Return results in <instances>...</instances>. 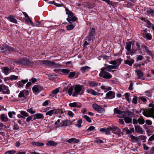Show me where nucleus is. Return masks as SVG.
Here are the masks:
<instances>
[{"label":"nucleus","mask_w":154,"mask_h":154,"mask_svg":"<svg viewBox=\"0 0 154 154\" xmlns=\"http://www.w3.org/2000/svg\"><path fill=\"white\" fill-rule=\"evenodd\" d=\"M16 63L19 65L32 66V65L35 63V62L30 61L27 57L20 58L15 61Z\"/></svg>","instance_id":"1"},{"label":"nucleus","mask_w":154,"mask_h":154,"mask_svg":"<svg viewBox=\"0 0 154 154\" xmlns=\"http://www.w3.org/2000/svg\"><path fill=\"white\" fill-rule=\"evenodd\" d=\"M106 69L104 67L101 69V71L99 73V76L105 79H109L112 77V75L109 73L107 72L106 71Z\"/></svg>","instance_id":"2"},{"label":"nucleus","mask_w":154,"mask_h":154,"mask_svg":"<svg viewBox=\"0 0 154 154\" xmlns=\"http://www.w3.org/2000/svg\"><path fill=\"white\" fill-rule=\"evenodd\" d=\"M41 63L43 64L48 66H53L54 67H57L60 66L58 63H55L53 61L47 60H41L39 61Z\"/></svg>","instance_id":"3"},{"label":"nucleus","mask_w":154,"mask_h":154,"mask_svg":"<svg viewBox=\"0 0 154 154\" xmlns=\"http://www.w3.org/2000/svg\"><path fill=\"white\" fill-rule=\"evenodd\" d=\"M83 86L80 85H77L74 87L75 92L72 94V96L73 97H77L81 91V93L80 94H82L83 93V92L82 91V89Z\"/></svg>","instance_id":"4"},{"label":"nucleus","mask_w":154,"mask_h":154,"mask_svg":"<svg viewBox=\"0 0 154 154\" xmlns=\"http://www.w3.org/2000/svg\"><path fill=\"white\" fill-rule=\"evenodd\" d=\"M115 113L117 114V117L119 118H124L126 116L125 111H122L118 109L117 108H115L114 109Z\"/></svg>","instance_id":"5"},{"label":"nucleus","mask_w":154,"mask_h":154,"mask_svg":"<svg viewBox=\"0 0 154 154\" xmlns=\"http://www.w3.org/2000/svg\"><path fill=\"white\" fill-rule=\"evenodd\" d=\"M43 89V88L39 85H35L32 88V90L34 92H35L36 94H37L40 92Z\"/></svg>","instance_id":"6"},{"label":"nucleus","mask_w":154,"mask_h":154,"mask_svg":"<svg viewBox=\"0 0 154 154\" xmlns=\"http://www.w3.org/2000/svg\"><path fill=\"white\" fill-rule=\"evenodd\" d=\"M29 95V91L27 90H24L20 91L18 95L20 98L26 97V96Z\"/></svg>","instance_id":"7"},{"label":"nucleus","mask_w":154,"mask_h":154,"mask_svg":"<svg viewBox=\"0 0 154 154\" xmlns=\"http://www.w3.org/2000/svg\"><path fill=\"white\" fill-rule=\"evenodd\" d=\"M115 97V94L112 91H109L106 94V98L108 99H112Z\"/></svg>","instance_id":"8"},{"label":"nucleus","mask_w":154,"mask_h":154,"mask_svg":"<svg viewBox=\"0 0 154 154\" xmlns=\"http://www.w3.org/2000/svg\"><path fill=\"white\" fill-rule=\"evenodd\" d=\"M69 106L71 107L80 108L82 106V104L79 103L73 102L70 103Z\"/></svg>","instance_id":"9"},{"label":"nucleus","mask_w":154,"mask_h":154,"mask_svg":"<svg viewBox=\"0 0 154 154\" xmlns=\"http://www.w3.org/2000/svg\"><path fill=\"white\" fill-rule=\"evenodd\" d=\"M7 19L10 22L15 23H17V20L15 18V17L13 15H10L7 17Z\"/></svg>","instance_id":"10"},{"label":"nucleus","mask_w":154,"mask_h":154,"mask_svg":"<svg viewBox=\"0 0 154 154\" xmlns=\"http://www.w3.org/2000/svg\"><path fill=\"white\" fill-rule=\"evenodd\" d=\"M3 94H9L10 93V90L5 85H2V90Z\"/></svg>","instance_id":"11"},{"label":"nucleus","mask_w":154,"mask_h":154,"mask_svg":"<svg viewBox=\"0 0 154 154\" xmlns=\"http://www.w3.org/2000/svg\"><path fill=\"white\" fill-rule=\"evenodd\" d=\"M34 118L33 119L34 120L36 119H43L44 118L43 115L41 113H38L34 115H33Z\"/></svg>","instance_id":"12"},{"label":"nucleus","mask_w":154,"mask_h":154,"mask_svg":"<svg viewBox=\"0 0 154 154\" xmlns=\"http://www.w3.org/2000/svg\"><path fill=\"white\" fill-rule=\"evenodd\" d=\"M79 142V140L75 138H71L68 140L67 142L69 143H77Z\"/></svg>","instance_id":"13"},{"label":"nucleus","mask_w":154,"mask_h":154,"mask_svg":"<svg viewBox=\"0 0 154 154\" xmlns=\"http://www.w3.org/2000/svg\"><path fill=\"white\" fill-rule=\"evenodd\" d=\"M6 52H7L8 53H9L11 52H14L16 51L15 49L8 45H6V48H5Z\"/></svg>","instance_id":"14"},{"label":"nucleus","mask_w":154,"mask_h":154,"mask_svg":"<svg viewBox=\"0 0 154 154\" xmlns=\"http://www.w3.org/2000/svg\"><path fill=\"white\" fill-rule=\"evenodd\" d=\"M134 127L136 131L140 134H143V131L142 129L140 126L138 125L137 126L135 125Z\"/></svg>","instance_id":"15"},{"label":"nucleus","mask_w":154,"mask_h":154,"mask_svg":"<svg viewBox=\"0 0 154 154\" xmlns=\"http://www.w3.org/2000/svg\"><path fill=\"white\" fill-rule=\"evenodd\" d=\"M117 65H108L107 67H104V68H106V71L111 72V69H117Z\"/></svg>","instance_id":"16"},{"label":"nucleus","mask_w":154,"mask_h":154,"mask_svg":"<svg viewBox=\"0 0 154 154\" xmlns=\"http://www.w3.org/2000/svg\"><path fill=\"white\" fill-rule=\"evenodd\" d=\"M65 11L66 12V14L68 15V18H71L73 16V14L72 12L69 9L66 8H65Z\"/></svg>","instance_id":"17"},{"label":"nucleus","mask_w":154,"mask_h":154,"mask_svg":"<svg viewBox=\"0 0 154 154\" xmlns=\"http://www.w3.org/2000/svg\"><path fill=\"white\" fill-rule=\"evenodd\" d=\"M133 42L131 41H130L126 43V45L125 48L128 51H130L131 50V45Z\"/></svg>","instance_id":"18"},{"label":"nucleus","mask_w":154,"mask_h":154,"mask_svg":"<svg viewBox=\"0 0 154 154\" xmlns=\"http://www.w3.org/2000/svg\"><path fill=\"white\" fill-rule=\"evenodd\" d=\"M126 116H128L130 117H133L134 115V111L132 112L129 110H125Z\"/></svg>","instance_id":"19"},{"label":"nucleus","mask_w":154,"mask_h":154,"mask_svg":"<svg viewBox=\"0 0 154 154\" xmlns=\"http://www.w3.org/2000/svg\"><path fill=\"white\" fill-rule=\"evenodd\" d=\"M149 107L152 108L149 109V112L151 114H154V104L152 103L150 104Z\"/></svg>","instance_id":"20"},{"label":"nucleus","mask_w":154,"mask_h":154,"mask_svg":"<svg viewBox=\"0 0 154 154\" xmlns=\"http://www.w3.org/2000/svg\"><path fill=\"white\" fill-rule=\"evenodd\" d=\"M134 62V59H131L130 60H127L125 61V63L130 66H131Z\"/></svg>","instance_id":"21"},{"label":"nucleus","mask_w":154,"mask_h":154,"mask_svg":"<svg viewBox=\"0 0 154 154\" xmlns=\"http://www.w3.org/2000/svg\"><path fill=\"white\" fill-rule=\"evenodd\" d=\"M0 118L2 121L3 122H6L8 120V118L5 116L4 114H2L1 115Z\"/></svg>","instance_id":"22"},{"label":"nucleus","mask_w":154,"mask_h":154,"mask_svg":"<svg viewBox=\"0 0 154 154\" xmlns=\"http://www.w3.org/2000/svg\"><path fill=\"white\" fill-rule=\"evenodd\" d=\"M68 126V120L66 119V120H64L62 121L60 123V126H58V127H61L63 126Z\"/></svg>","instance_id":"23"},{"label":"nucleus","mask_w":154,"mask_h":154,"mask_svg":"<svg viewBox=\"0 0 154 154\" xmlns=\"http://www.w3.org/2000/svg\"><path fill=\"white\" fill-rule=\"evenodd\" d=\"M77 19V18L75 16H72L71 18H67L66 20L69 23H71V22H74L76 21Z\"/></svg>","instance_id":"24"},{"label":"nucleus","mask_w":154,"mask_h":154,"mask_svg":"<svg viewBox=\"0 0 154 154\" xmlns=\"http://www.w3.org/2000/svg\"><path fill=\"white\" fill-rule=\"evenodd\" d=\"M6 45H0V51L4 54H6V52L5 51Z\"/></svg>","instance_id":"25"},{"label":"nucleus","mask_w":154,"mask_h":154,"mask_svg":"<svg viewBox=\"0 0 154 154\" xmlns=\"http://www.w3.org/2000/svg\"><path fill=\"white\" fill-rule=\"evenodd\" d=\"M131 138V141L134 143L135 142H139L138 137H135L132 135L130 136Z\"/></svg>","instance_id":"26"},{"label":"nucleus","mask_w":154,"mask_h":154,"mask_svg":"<svg viewBox=\"0 0 154 154\" xmlns=\"http://www.w3.org/2000/svg\"><path fill=\"white\" fill-rule=\"evenodd\" d=\"M75 23L71 24L66 26V28L68 30H70L72 29L75 27Z\"/></svg>","instance_id":"27"},{"label":"nucleus","mask_w":154,"mask_h":154,"mask_svg":"<svg viewBox=\"0 0 154 154\" xmlns=\"http://www.w3.org/2000/svg\"><path fill=\"white\" fill-rule=\"evenodd\" d=\"M143 114L146 117H149L153 116L154 114H151L149 112V111H145L144 109L143 110Z\"/></svg>","instance_id":"28"},{"label":"nucleus","mask_w":154,"mask_h":154,"mask_svg":"<svg viewBox=\"0 0 154 154\" xmlns=\"http://www.w3.org/2000/svg\"><path fill=\"white\" fill-rule=\"evenodd\" d=\"M89 86L91 87H97L98 85V83L95 81L91 82L89 83Z\"/></svg>","instance_id":"29"},{"label":"nucleus","mask_w":154,"mask_h":154,"mask_svg":"<svg viewBox=\"0 0 154 154\" xmlns=\"http://www.w3.org/2000/svg\"><path fill=\"white\" fill-rule=\"evenodd\" d=\"M91 68L88 66H85L82 67L80 70L82 71L83 73H85L88 69H90Z\"/></svg>","instance_id":"30"},{"label":"nucleus","mask_w":154,"mask_h":154,"mask_svg":"<svg viewBox=\"0 0 154 154\" xmlns=\"http://www.w3.org/2000/svg\"><path fill=\"white\" fill-rule=\"evenodd\" d=\"M138 137L139 142L141 141H143V142H144L146 138V136L144 135L139 136Z\"/></svg>","instance_id":"31"},{"label":"nucleus","mask_w":154,"mask_h":154,"mask_svg":"<svg viewBox=\"0 0 154 154\" xmlns=\"http://www.w3.org/2000/svg\"><path fill=\"white\" fill-rule=\"evenodd\" d=\"M146 12L148 14L150 15L152 17L154 13V10L151 8H148L146 10Z\"/></svg>","instance_id":"32"},{"label":"nucleus","mask_w":154,"mask_h":154,"mask_svg":"<svg viewBox=\"0 0 154 154\" xmlns=\"http://www.w3.org/2000/svg\"><path fill=\"white\" fill-rule=\"evenodd\" d=\"M144 22L147 24V27L149 28H150L153 26L152 23L148 20H145Z\"/></svg>","instance_id":"33"},{"label":"nucleus","mask_w":154,"mask_h":154,"mask_svg":"<svg viewBox=\"0 0 154 154\" xmlns=\"http://www.w3.org/2000/svg\"><path fill=\"white\" fill-rule=\"evenodd\" d=\"M124 120L125 122L127 124H129L132 122V119L128 117H125Z\"/></svg>","instance_id":"34"},{"label":"nucleus","mask_w":154,"mask_h":154,"mask_svg":"<svg viewBox=\"0 0 154 154\" xmlns=\"http://www.w3.org/2000/svg\"><path fill=\"white\" fill-rule=\"evenodd\" d=\"M70 72L69 69H63L62 70V72L65 75H67L69 74Z\"/></svg>","instance_id":"35"},{"label":"nucleus","mask_w":154,"mask_h":154,"mask_svg":"<svg viewBox=\"0 0 154 154\" xmlns=\"http://www.w3.org/2000/svg\"><path fill=\"white\" fill-rule=\"evenodd\" d=\"M140 118H139L137 119L138 122L139 123V124H144L145 122L144 120L142 118V116H140Z\"/></svg>","instance_id":"36"},{"label":"nucleus","mask_w":154,"mask_h":154,"mask_svg":"<svg viewBox=\"0 0 154 154\" xmlns=\"http://www.w3.org/2000/svg\"><path fill=\"white\" fill-rule=\"evenodd\" d=\"M96 111H97L99 113H102L104 112L105 109L102 107L101 106H100L97 109Z\"/></svg>","instance_id":"37"},{"label":"nucleus","mask_w":154,"mask_h":154,"mask_svg":"<svg viewBox=\"0 0 154 154\" xmlns=\"http://www.w3.org/2000/svg\"><path fill=\"white\" fill-rule=\"evenodd\" d=\"M49 3L51 4H53L55 5L56 6L58 7H61L63 6V4H58L57 3H55L54 1H51L50 2H49Z\"/></svg>","instance_id":"38"},{"label":"nucleus","mask_w":154,"mask_h":154,"mask_svg":"<svg viewBox=\"0 0 154 154\" xmlns=\"http://www.w3.org/2000/svg\"><path fill=\"white\" fill-rule=\"evenodd\" d=\"M77 124L75 125V126L79 128L81 127V124L82 123V119L78 120L77 121Z\"/></svg>","instance_id":"39"},{"label":"nucleus","mask_w":154,"mask_h":154,"mask_svg":"<svg viewBox=\"0 0 154 154\" xmlns=\"http://www.w3.org/2000/svg\"><path fill=\"white\" fill-rule=\"evenodd\" d=\"M25 21L28 24H32L33 23L32 20L29 18V17L25 19Z\"/></svg>","instance_id":"40"},{"label":"nucleus","mask_w":154,"mask_h":154,"mask_svg":"<svg viewBox=\"0 0 154 154\" xmlns=\"http://www.w3.org/2000/svg\"><path fill=\"white\" fill-rule=\"evenodd\" d=\"M146 51L147 53V55L150 56L152 58H153L154 57L151 51L148 48L146 50Z\"/></svg>","instance_id":"41"},{"label":"nucleus","mask_w":154,"mask_h":154,"mask_svg":"<svg viewBox=\"0 0 154 154\" xmlns=\"http://www.w3.org/2000/svg\"><path fill=\"white\" fill-rule=\"evenodd\" d=\"M9 70V69L7 67H5L3 68L4 72L6 75L8 74Z\"/></svg>","instance_id":"42"},{"label":"nucleus","mask_w":154,"mask_h":154,"mask_svg":"<svg viewBox=\"0 0 154 154\" xmlns=\"http://www.w3.org/2000/svg\"><path fill=\"white\" fill-rule=\"evenodd\" d=\"M95 33V29L92 28L91 29V31L89 33V36L91 37H93Z\"/></svg>","instance_id":"43"},{"label":"nucleus","mask_w":154,"mask_h":154,"mask_svg":"<svg viewBox=\"0 0 154 154\" xmlns=\"http://www.w3.org/2000/svg\"><path fill=\"white\" fill-rule=\"evenodd\" d=\"M137 75L139 76V79H140L143 76V74L142 71L139 70H138L137 71Z\"/></svg>","instance_id":"44"},{"label":"nucleus","mask_w":154,"mask_h":154,"mask_svg":"<svg viewBox=\"0 0 154 154\" xmlns=\"http://www.w3.org/2000/svg\"><path fill=\"white\" fill-rule=\"evenodd\" d=\"M54 110H53V109L51 110L46 112V115L47 116L49 115L50 116H51L54 113Z\"/></svg>","instance_id":"45"},{"label":"nucleus","mask_w":154,"mask_h":154,"mask_svg":"<svg viewBox=\"0 0 154 154\" xmlns=\"http://www.w3.org/2000/svg\"><path fill=\"white\" fill-rule=\"evenodd\" d=\"M75 75V73L73 72H69V74L68 75V78L71 79L73 78Z\"/></svg>","instance_id":"46"},{"label":"nucleus","mask_w":154,"mask_h":154,"mask_svg":"<svg viewBox=\"0 0 154 154\" xmlns=\"http://www.w3.org/2000/svg\"><path fill=\"white\" fill-rule=\"evenodd\" d=\"M145 36L146 38L149 40L152 38V36L150 33H147L145 34Z\"/></svg>","instance_id":"47"},{"label":"nucleus","mask_w":154,"mask_h":154,"mask_svg":"<svg viewBox=\"0 0 154 154\" xmlns=\"http://www.w3.org/2000/svg\"><path fill=\"white\" fill-rule=\"evenodd\" d=\"M125 97L126 100L128 101V102L129 103H130L131 100H130L129 98V95L127 93H125Z\"/></svg>","instance_id":"48"},{"label":"nucleus","mask_w":154,"mask_h":154,"mask_svg":"<svg viewBox=\"0 0 154 154\" xmlns=\"http://www.w3.org/2000/svg\"><path fill=\"white\" fill-rule=\"evenodd\" d=\"M91 94L94 96H99L100 94V93H98L96 92L94 90L92 89V91L91 93Z\"/></svg>","instance_id":"49"},{"label":"nucleus","mask_w":154,"mask_h":154,"mask_svg":"<svg viewBox=\"0 0 154 154\" xmlns=\"http://www.w3.org/2000/svg\"><path fill=\"white\" fill-rule=\"evenodd\" d=\"M137 98L136 96H134L132 102L134 104H136L137 103Z\"/></svg>","instance_id":"50"},{"label":"nucleus","mask_w":154,"mask_h":154,"mask_svg":"<svg viewBox=\"0 0 154 154\" xmlns=\"http://www.w3.org/2000/svg\"><path fill=\"white\" fill-rule=\"evenodd\" d=\"M73 87L74 86H73V87H71L68 90V93L69 95H71L72 94V91L73 90Z\"/></svg>","instance_id":"51"},{"label":"nucleus","mask_w":154,"mask_h":154,"mask_svg":"<svg viewBox=\"0 0 154 154\" xmlns=\"http://www.w3.org/2000/svg\"><path fill=\"white\" fill-rule=\"evenodd\" d=\"M18 78V76H16L15 75H11L10 77V79L11 80H17Z\"/></svg>","instance_id":"52"},{"label":"nucleus","mask_w":154,"mask_h":154,"mask_svg":"<svg viewBox=\"0 0 154 154\" xmlns=\"http://www.w3.org/2000/svg\"><path fill=\"white\" fill-rule=\"evenodd\" d=\"M83 117L86 120L89 122H91V120L90 118L87 116L85 115Z\"/></svg>","instance_id":"53"},{"label":"nucleus","mask_w":154,"mask_h":154,"mask_svg":"<svg viewBox=\"0 0 154 154\" xmlns=\"http://www.w3.org/2000/svg\"><path fill=\"white\" fill-rule=\"evenodd\" d=\"M20 113L22 115L25 117H27L28 116V114L25 111H21Z\"/></svg>","instance_id":"54"},{"label":"nucleus","mask_w":154,"mask_h":154,"mask_svg":"<svg viewBox=\"0 0 154 154\" xmlns=\"http://www.w3.org/2000/svg\"><path fill=\"white\" fill-rule=\"evenodd\" d=\"M100 106L98 105L97 104H93L92 105V106L93 107V108L96 111L97 110V109Z\"/></svg>","instance_id":"55"},{"label":"nucleus","mask_w":154,"mask_h":154,"mask_svg":"<svg viewBox=\"0 0 154 154\" xmlns=\"http://www.w3.org/2000/svg\"><path fill=\"white\" fill-rule=\"evenodd\" d=\"M27 111L31 114H34L35 112V111L34 110H33L32 109H28Z\"/></svg>","instance_id":"56"},{"label":"nucleus","mask_w":154,"mask_h":154,"mask_svg":"<svg viewBox=\"0 0 154 154\" xmlns=\"http://www.w3.org/2000/svg\"><path fill=\"white\" fill-rule=\"evenodd\" d=\"M59 91V90L58 88H57L52 91V93L54 94H57Z\"/></svg>","instance_id":"57"},{"label":"nucleus","mask_w":154,"mask_h":154,"mask_svg":"<svg viewBox=\"0 0 154 154\" xmlns=\"http://www.w3.org/2000/svg\"><path fill=\"white\" fill-rule=\"evenodd\" d=\"M15 152V151L14 150L8 151L6 152L5 154H14Z\"/></svg>","instance_id":"58"},{"label":"nucleus","mask_w":154,"mask_h":154,"mask_svg":"<svg viewBox=\"0 0 154 154\" xmlns=\"http://www.w3.org/2000/svg\"><path fill=\"white\" fill-rule=\"evenodd\" d=\"M137 51V49H132L130 51V54L131 55H132L133 54H135Z\"/></svg>","instance_id":"59"},{"label":"nucleus","mask_w":154,"mask_h":154,"mask_svg":"<svg viewBox=\"0 0 154 154\" xmlns=\"http://www.w3.org/2000/svg\"><path fill=\"white\" fill-rule=\"evenodd\" d=\"M116 128L115 127H109L107 128V129L113 132L114 131L116 130Z\"/></svg>","instance_id":"60"},{"label":"nucleus","mask_w":154,"mask_h":154,"mask_svg":"<svg viewBox=\"0 0 154 154\" xmlns=\"http://www.w3.org/2000/svg\"><path fill=\"white\" fill-rule=\"evenodd\" d=\"M46 144H57V143L53 141L50 140Z\"/></svg>","instance_id":"61"},{"label":"nucleus","mask_w":154,"mask_h":154,"mask_svg":"<svg viewBox=\"0 0 154 154\" xmlns=\"http://www.w3.org/2000/svg\"><path fill=\"white\" fill-rule=\"evenodd\" d=\"M19 127L17 125L16 123H14L13 126V129L15 130H17L19 129Z\"/></svg>","instance_id":"62"},{"label":"nucleus","mask_w":154,"mask_h":154,"mask_svg":"<svg viewBox=\"0 0 154 154\" xmlns=\"http://www.w3.org/2000/svg\"><path fill=\"white\" fill-rule=\"evenodd\" d=\"M95 129V127L93 126H90L87 130V131H92Z\"/></svg>","instance_id":"63"},{"label":"nucleus","mask_w":154,"mask_h":154,"mask_svg":"<svg viewBox=\"0 0 154 154\" xmlns=\"http://www.w3.org/2000/svg\"><path fill=\"white\" fill-rule=\"evenodd\" d=\"M154 141V135H152L149 139L148 141Z\"/></svg>","instance_id":"64"}]
</instances>
